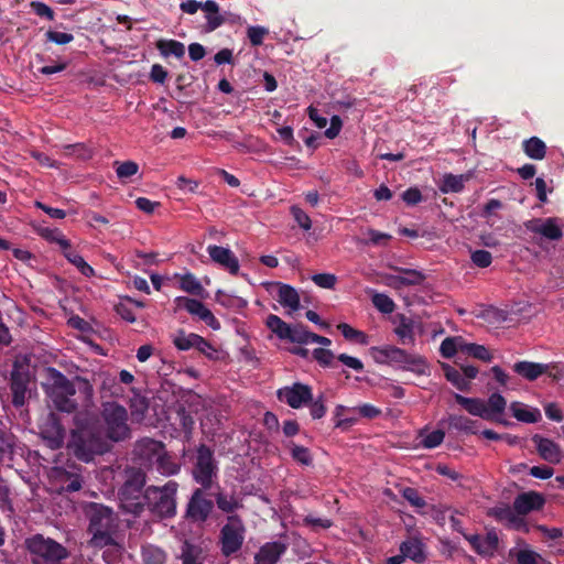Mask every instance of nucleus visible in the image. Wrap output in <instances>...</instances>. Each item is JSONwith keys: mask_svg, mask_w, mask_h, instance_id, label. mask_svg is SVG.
Listing matches in <instances>:
<instances>
[{"mask_svg": "<svg viewBox=\"0 0 564 564\" xmlns=\"http://www.w3.org/2000/svg\"><path fill=\"white\" fill-rule=\"evenodd\" d=\"M76 383L83 386L87 393L91 392V387L86 380L76 378L75 382L67 379L61 371L48 368L47 381L44 383L45 392L54 404L62 412L72 413L77 408L75 400Z\"/></svg>", "mask_w": 564, "mask_h": 564, "instance_id": "f257e3e1", "label": "nucleus"}, {"mask_svg": "<svg viewBox=\"0 0 564 564\" xmlns=\"http://www.w3.org/2000/svg\"><path fill=\"white\" fill-rule=\"evenodd\" d=\"M68 448L78 459L88 463L95 455L106 453L109 444L94 423H87L72 432Z\"/></svg>", "mask_w": 564, "mask_h": 564, "instance_id": "f03ea898", "label": "nucleus"}, {"mask_svg": "<svg viewBox=\"0 0 564 564\" xmlns=\"http://www.w3.org/2000/svg\"><path fill=\"white\" fill-rule=\"evenodd\" d=\"M89 519V532L91 533L90 544L95 547L112 545V532L115 529V517L112 510L99 503H90L86 508Z\"/></svg>", "mask_w": 564, "mask_h": 564, "instance_id": "7ed1b4c3", "label": "nucleus"}, {"mask_svg": "<svg viewBox=\"0 0 564 564\" xmlns=\"http://www.w3.org/2000/svg\"><path fill=\"white\" fill-rule=\"evenodd\" d=\"M370 354L377 364L398 365L419 375L425 373L426 361L424 357L409 354L397 346L371 347Z\"/></svg>", "mask_w": 564, "mask_h": 564, "instance_id": "20e7f679", "label": "nucleus"}, {"mask_svg": "<svg viewBox=\"0 0 564 564\" xmlns=\"http://www.w3.org/2000/svg\"><path fill=\"white\" fill-rule=\"evenodd\" d=\"M26 547L31 553L33 564H62V561L68 555L62 544L40 534L28 539Z\"/></svg>", "mask_w": 564, "mask_h": 564, "instance_id": "39448f33", "label": "nucleus"}, {"mask_svg": "<svg viewBox=\"0 0 564 564\" xmlns=\"http://www.w3.org/2000/svg\"><path fill=\"white\" fill-rule=\"evenodd\" d=\"M101 416L108 440L119 442L129 436L128 413L122 405L116 402L104 403Z\"/></svg>", "mask_w": 564, "mask_h": 564, "instance_id": "423d86ee", "label": "nucleus"}, {"mask_svg": "<svg viewBox=\"0 0 564 564\" xmlns=\"http://www.w3.org/2000/svg\"><path fill=\"white\" fill-rule=\"evenodd\" d=\"M177 484L169 481L163 487L148 488L144 499L148 500L151 510L162 518L172 517L175 513V495Z\"/></svg>", "mask_w": 564, "mask_h": 564, "instance_id": "0eeeda50", "label": "nucleus"}, {"mask_svg": "<svg viewBox=\"0 0 564 564\" xmlns=\"http://www.w3.org/2000/svg\"><path fill=\"white\" fill-rule=\"evenodd\" d=\"M193 477L196 482L200 484L205 489L212 488L217 477V465L215 463L213 452L205 445H200L197 449L196 463L193 468Z\"/></svg>", "mask_w": 564, "mask_h": 564, "instance_id": "6e6552de", "label": "nucleus"}, {"mask_svg": "<svg viewBox=\"0 0 564 564\" xmlns=\"http://www.w3.org/2000/svg\"><path fill=\"white\" fill-rule=\"evenodd\" d=\"M48 477L57 492H75L82 488L79 468L75 465L70 466V470L64 467H53Z\"/></svg>", "mask_w": 564, "mask_h": 564, "instance_id": "1a4fd4ad", "label": "nucleus"}, {"mask_svg": "<svg viewBox=\"0 0 564 564\" xmlns=\"http://www.w3.org/2000/svg\"><path fill=\"white\" fill-rule=\"evenodd\" d=\"M144 485V476L142 474L135 475L131 480H128L120 490V500L122 508L133 514H139L143 509L141 490Z\"/></svg>", "mask_w": 564, "mask_h": 564, "instance_id": "9d476101", "label": "nucleus"}, {"mask_svg": "<svg viewBox=\"0 0 564 564\" xmlns=\"http://www.w3.org/2000/svg\"><path fill=\"white\" fill-rule=\"evenodd\" d=\"M278 399L292 409H301L313 400V390L308 384L294 382L278 390Z\"/></svg>", "mask_w": 564, "mask_h": 564, "instance_id": "9b49d317", "label": "nucleus"}, {"mask_svg": "<svg viewBox=\"0 0 564 564\" xmlns=\"http://www.w3.org/2000/svg\"><path fill=\"white\" fill-rule=\"evenodd\" d=\"M243 523L241 519L229 516L227 523L221 530V549L226 555L238 551L243 541Z\"/></svg>", "mask_w": 564, "mask_h": 564, "instance_id": "f8f14e48", "label": "nucleus"}, {"mask_svg": "<svg viewBox=\"0 0 564 564\" xmlns=\"http://www.w3.org/2000/svg\"><path fill=\"white\" fill-rule=\"evenodd\" d=\"M30 373L28 366L15 362L11 372V390L13 404L21 406L25 402Z\"/></svg>", "mask_w": 564, "mask_h": 564, "instance_id": "ddd939ff", "label": "nucleus"}, {"mask_svg": "<svg viewBox=\"0 0 564 564\" xmlns=\"http://www.w3.org/2000/svg\"><path fill=\"white\" fill-rule=\"evenodd\" d=\"M471 549L480 556L492 557L499 546V538L495 529L489 530L486 535L464 534Z\"/></svg>", "mask_w": 564, "mask_h": 564, "instance_id": "4468645a", "label": "nucleus"}, {"mask_svg": "<svg viewBox=\"0 0 564 564\" xmlns=\"http://www.w3.org/2000/svg\"><path fill=\"white\" fill-rule=\"evenodd\" d=\"M207 253L213 262L228 271L230 274L238 273L240 268L238 258L229 248L209 245L207 247Z\"/></svg>", "mask_w": 564, "mask_h": 564, "instance_id": "2eb2a0df", "label": "nucleus"}, {"mask_svg": "<svg viewBox=\"0 0 564 564\" xmlns=\"http://www.w3.org/2000/svg\"><path fill=\"white\" fill-rule=\"evenodd\" d=\"M525 227L529 231L539 234L552 241L560 240L563 237V230L557 225L556 218L533 219L527 223Z\"/></svg>", "mask_w": 564, "mask_h": 564, "instance_id": "dca6fc26", "label": "nucleus"}, {"mask_svg": "<svg viewBox=\"0 0 564 564\" xmlns=\"http://www.w3.org/2000/svg\"><path fill=\"white\" fill-rule=\"evenodd\" d=\"M164 451V445L152 438H143L139 441L134 448L135 455L139 459L149 466H154Z\"/></svg>", "mask_w": 564, "mask_h": 564, "instance_id": "f3484780", "label": "nucleus"}, {"mask_svg": "<svg viewBox=\"0 0 564 564\" xmlns=\"http://www.w3.org/2000/svg\"><path fill=\"white\" fill-rule=\"evenodd\" d=\"M545 505V498L536 491H528L518 495L513 501V509L518 514L525 516L531 511L541 510Z\"/></svg>", "mask_w": 564, "mask_h": 564, "instance_id": "a211bd4d", "label": "nucleus"}, {"mask_svg": "<svg viewBox=\"0 0 564 564\" xmlns=\"http://www.w3.org/2000/svg\"><path fill=\"white\" fill-rule=\"evenodd\" d=\"M213 509V502L204 498L203 490L196 489L187 506V516L195 521H205Z\"/></svg>", "mask_w": 564, "mask_h": 564, "instance_id": "6ab92c4d", "label": "nucleus"}, {"mask_svg": "<svg viewBox=\"0 0 564 564\" xmlns=\"http://www.w3.org/2000/svg\"><path fill=\"white\" fill-rule=\"evenodd\" d=\"M41 435L50 448L57 449L64 443L65 431L61 423L51 415L41 427Z\"/></svg>", "mask_w": 564, "mask_h": 564, "instance_id": "aec40b11", "label": "nucleus"}, {"mask_svg": "<svg viewBox=\"0 0 564 564\" xmlns=\"http://www.w3.org/2000/svg\"><path fill=\"white\" fill-rule=\"evenodd\" d=\"M285 551L286 546L283 543L268 542L256 553L254 564H276Z\"/></svg>", "mask_w": 564, "mask_h": 564, "instance_id": "412c9836", "label": "nucleus"}, {"mask_svg": "<svg viewBox=\"0 0 564 564\" xmlns=\"http://www.w3.org/2000/svg\"><path fill=\"white\" fill-rule=\"evenodd\" d=\"M532 441L536 444L539 455L549 463H558L561 459L560 446L550 438L535 434Z\"/></svg>", "mask_w": 564, "mask_h": 564, "instance_id": "4be33fe9", "label": "nucleus"}, {"mask_svg": "<svg viewBox=\"0 0 564 564\" xmlns=\"http://www.w3.org/2000/svg\"><path fill=\"white\" fill-rule=\"evenodd\" d=\"M394 333L399 337L401 344H414V321L404 314H398L394 317Z\"/></svg>", "mask_w": 564, "mask_h": 564, "instance_id": "5701e85b", "label": "nucleus"}, {"mask_svg": "<svg viewBox=\"0 0 564 564\" xmlns=\"http://www.w3.org/2000/svg\"><path fill=\"white\" fill-rule=\"evenodd\" d=\"M454 399L457 404L463 406L469 414L479 416L484 420L488 417L486 402L480 398H467L459 393H454Z\"/></svg>", "mask_w": 564, "mask_h": 564, "instance_id": "b1692460", "label": "nucleus"}, {"mask_svg": "<svg viewBox=\"0 0 564 564\" xmlns=\"http://www.w3.org/2000/svg\"><path fill=\"white\" fill-rule=\"evenodd\" d=\"M278 286V302L291 311H297L301 307L300 294L295 288L285 284L276 283Z\"/></svg>", "mask_w": 564, "mask_h": 564, "instance_id": "393cba45", "label": "nucleus"}, {"mask_svg": "<svg viewBox=\"0 0 564 564\" xmlns=\"http://www.w3.org/2000/svg\"><path fill=\"white\" fill-rule=\"evenodd\" d=\"M400 553L404 556V558H410L415 563H422L426 558L424 553V545L416 538H410L403 541L400 544Z\"/></svg>", "mask_w": 564, "mask_h": 564, "instance_id": "a878e982", "label": "nucleus"}, {"mask_svg": "<svg viewBox=\"0 0 564 564\" xmlns=\"http://www.w3.org/2000/svg\"><path fill=\"white\" fill-rule=\"evenodd\" d=\"M547 366L531 361H519L513 365V371L527 380L533 381L545 373Z\"/></svg>", "mask_w": 564, "mask_h": 564, "instance_id": "bb28decb", "label": "nucleus"}, {"mask_svg": "<svg viewBox=\"0 0 564 564\" xmlns=\"http://www.w3.org/2000/svg\"><path fill=\"white\" fill-rule=\"evenodd\" d=\"M512 415L520 422L536 423L541 420V412L536 408H527L520 402L510 404Z\"/></svg>", "mask_w": 564, "mask_h": 564, "instance_id": "cd10ccee", "label": "nucleus"}, {"mask_svg": "<svg viewBox=\"0 0 564 564\" xmlns=\"http://www.w3.org/2000/svg\"><path fill=\"white\" fill-rule=\"evenodd\" d=\"M522 150L532 160L541 161L546 155V144L538 137H531L522 142Z\"/></svg>", "mask_w": 564, "mask_h": 564, "instance_id": "c85d7f7f", "label": "nucleus"}, {"mask_svg": "<svg viewBox=\"0 0 564 564\" xmlns=\"http://www.w3.org/2000/svg\"><path fill=\"white\" fill-rule=\"evenodd\" d=\"M203 11L207 21L208 31L219 28L225 22V18L220 14L219 7L214 0L205 1L203 4Z\"/></svg>", "mask_w": 564, "mask_h": 564, "instance_id": "c756f323", "label": "nucleus"}, {"mask_svg": "<svg viewBox=\"0 0 564 564\" xmlns=\"http://www.w3.org/2000/svg\"><path fill=\"white\" fill-rule=\"evenodd\" d=\"M62 251L65 258L75 265L83 275L88 278L95 275V270L78 252L72 249L70 242H68V247L63 248Z\"/></svg>", "mask_w": 564, "mask_h": 564, "instance_id": "7c9ffc66", "label": "nucleus"}, {"mask_svg": "<svg viewBox=\"0 0 564 564\" xmlns=\"http://www.w3.org/2000/svg\"><path fill=\"white\" fill-rule=\"evenodd\" d=\"M394 270L403 274L391 278L399 285H421L425 280V275L414 269L395 268Z\"/></svg>", "mask_w": 564, "mask_h": 564, "instance_id": "2f4dec72", "label": "nucleus"}, {"mask_svg": "<svg viewBox=\"0 0 564 564\" xmlns=\"http://www.w3.org/2000/svg\"><path fill=\"white\" fill-rule=\"evenodd\" d=\"M442 368L446 380L456 387V389L464 392H468L470 390L471 383L464 377L460 370L449 365H443Z\"/></svg>", "mask_w": 564, "mask_h": 564, "instance_id": "473e14b6", "label": "nucleus"}, {"mask_svg": "<svg viewBox=\"0 0 564 564\" xmlns=\"http://www.w3.org/2000/svg\"><path fill=\"white\" fill-rule=\"evenodd\" d=\"M156 48L159 50L161 55L165 57L175 56L177 58H181L185 54L184 44L175 40H159L156 42Z\"/></svg>", "mask_w": 564, "mask_h": 564, "instance_id": "72a5a7b5", "label": "nucleus"}, {"mask_svg": "<svg viewBox=\"0 0 564 564\" xmlns=\"http://www.w3.org/2000/svg\"><path fill=\"white\" fill-rule=\"evenodd\" d=\"M267 327L281 340H286L291 324L285 323L281 317L270 314L265 319Z\"/></svg>", "mask_w": 564, "mask_h": 564, "instance_id": "f704fd0d", "label": "nucleus"}, {"mask_svg": "<svg viewBox=\"0 0 564 564\" xmlns=\"http://www.w3.org/2000/svg\"><path fill=\"white\" fill-rule=\"evenodd\" d=\"M312 332L302 323L291 325L286 340L300 345L311 344Z\"/></svg>", "mask_w": 564, "mask_h": 564, "instance_id": "c9c22d12", "label": "nucleus"}, {"mask_svg": "<svg viewBox=\"0 0 564 564\" xmlns=\"http://www.w3.org/2000/svg\"><path fill=\"white\" fill-rule=\"evenodd\" d=\"M192 306L193 307H192L189 314L197 316L199 319L205 322L213 329L220 328V324L216 319L214 314L200 301L197 300L196 303H192Z\"/></svg>", "mask_w": 564, "mask_h": 564, "instance_id": "e433bc0d", "label": "nucleus"}, {"mask_svg": "<svg viewBox=\"0 0 564 564\" xmlns=\"http://www.w3.org/2000/svg\"><path fill=\"white\" fill-rule=\"evenodd\" d=\"M200 341V336L194 333H186L184 330H177L173 335V344L180 350H188L195 348L197 343Z\"/></svg>", "mask_w": 564, "mask_h": 564, "instance_id": "4c0bfd02", "label": "nucleus"}, {"mask_svg": "<svg viewBox=\"0 0 564 564\" xmlns=\"http://www.w3.org/2000/svg\"><path fill=\"white\" fill-rule=\"evenodd\" d=\"M476 424L477 422L465 416V415H458V414H451L448 416V425L451 429H454L456 431H463L469 434H476Z\"/></svg>", "mask_w": 564, "mask_h": 564, "instance_id": "58836bf2", "label": "nucleus"}, {"mask_svg": "<svg viewBox=\"0 0 564 564\" xmlns=\"http://www.w3.org/2000/svg\"><path fill=\"white\" fill-rule=\"evenodd\" d=\"M460 351L471 356L476 359L482 361H491L492 355L490 351L482 345L474 344V343H460L459 344Z\"/></svg>", "mask_w": 564, "mask_h": 564, "instance_id": "ea45409f", "label": "nucleus"}, {"mask_svg": "<svg viewBox=\"0 0 564 564\" xmlns=\"http://www.w3.org/2000/svg\"><path fill=\"white\" fill-rule=\"evenodd\" d=\"M486 405L488 412L486 420H495V415H500L505 412L507 400L500 393L495 392L488 398Z\"/></svg>", "mask_w": 564, "mask_h": 564, "instance_id": "a19ab883", "label": "nucleus"}, {"mask_svg": "<svg viewBox=\"0 0 564 564\" xmlns=\"http://www.w3.org/2000/svg\"><path fill=\"white\" fill-rule=\"evenodd\" d=\"M158 471L165 476L175 475L180 470V464L164 451L155 463Z\"/></svg>", "mask_w": 564, "mask_h": 564, "instance_id": "79ce46f5", "label": "nucleus"}, {"mask_svg": "<svg viewBox=\"0 0 564 564\" xmlns=\"http://www.w3.org/2000/svg\"><path fill=\"white\" fill-rule=\"evenodd\" d=\"M180 280V289L189 294L199 295L203 292V286L196 276L192 273L176 274Z\"/></svg>", "mask_w": 564, "mask_h": 564, "instance_id": "37998d69", "label": "nucleus"}, {"mask_svg": "<svg viewBox=\"0 0 564 564\" xmlns=\"http://www.w3.org/2000/svg\"><path fill=\"white\" fill-rule=\"evenodd\" d=\"M337 328L347 340L356 341L364 346L369 343V337L364 332L355 329L347 323L338 324Z\"/></svg>", "mask_w": 564, "mask_h": 564, "instance_id": "c03bdc74", "label": "nucleus"}, {"mask_svg": "<svg viewBox=\"0 0 564 564\" xmlns=\"http://www.w3.org/2000/svg\"><path fill=\"white\" fill-rule=\"evenodd\" d=\"M443 193H459L464 189V176L446 174L443 178V183L440 186Z\"/></svg>", "mask_w": 564, "mask_h": 564, "instance_id": "a18cd8bd", "label": "nucleus"}, {"mask_svg": "<svg viewBox=\"0 0 564 564\" xmlns=\"http://www.w3.org/2000/svg\"><path fill=\"white\" fill-rule=\"evenodd\" d=\"M142 558L144 564H164L166 556L160 547L147 545L142 547Z\"/></svg>", "mask_w": 564, "mask_h": 564, "instance_id": "49530a36", "label": "nucleus"}, {"mask_svg": "<svg viewBox=\"0 0 564 564\" xmlns=\"http://www.w3.org/2000/svg\"><path fill=\"white\" fill-rule=\"evenodd\" d=\"M37 232L46 240L57 243L61 249L68 247L69 240L57 228L43 227L39 228Z\"/></svg>", "mask_w": 564, "mask_h": 564, "instance_id": "de8ad7c7", "label": "nucleus"}, {"mask_svg": "<svg viewBox=\"0 0 564 564\" xmlns=\"http://www.w3.org/2000/svg\"><path fill=\"white\" fill-rule=\"evenodd\" d=\"M217 507L227 513L236 511L238 508H242V503L236 497L219 492L216 496Z\"/></svg>", "mask_w": 564, "mask_h": 564, "instance_id": "09e8293b", "label": "nucleus"}, {"mask_svg": "<svg viewBox=\"0 0 564 564\" xmlns=\"http://www.w3.org/2000/svg\"><path fill=\"white\" fill-rule=\"evenodd\" d=\"M348 411H354L345 405L338 404L334 411V425L336 429H348L357 422L356 417H344V414Z\"/></svg>", "mask_w": 564, "mask_h": 564, "instance_id": "8fccbe9b", "label": "nucleus"}, {"mask_svg": "<svg viewBox=\"0 0 564 564\" xmlns=\"http://www.w3.org/2000/svg\"><path fill=\"white\" fill-rule=\"evenodd\" d=\"M399 492L412 507L422 509L426 507V501L420 495L419 490L413 487H401Z\"/></svg>", "mask_w": 564, "mask_h": 564, "instance_id": "3c124183", "label": "nucleus"}, {"mask_svg": "<svg viewBox=\"0 0 564 564\" xmlns=\"http://www.w3.org/2000/svg\"><path fill=\"white\" fill-rule=\"evenodd\" d=\"M116 174L119 180L126 181L139 172V165L133 161L115 162Z\"/></svg>", "mask_w": 564, "mask_h": 564, "instance_id": "603ef678", "label": "nucleus"}, {"mask_svg": "<svg viewBox=\"0 0 564 564\" xmlns=\"http://www.w3.org/2000/svg\"><path fill=\"white\" fill-rule=\"evenodd\" d=\"M291 456L294 460L305 466L311 465L313 462L310 449L295 443H291Z\"/></svg>", "mask_w": 564, "mask_h": 564, "instance_id": "864d4df0", "label": "nucleus"}, {"mask_svg": "<svg viewBox=\"0 0 564 564\" xmlns=\"http://www.w3.org/2000/svg\"><path fill=\"white\" fill-rule=\"evenodd\" d=\"M372 303L378 311L384 314L392 313L395 307L392 299L382 293L375 294L372 296Z\"/></svg>", "mask_w": 564, "mask_h": 564, "instance_id": "5fc2aeb1", "label": "nucleus"}, {"mask_svg": "<svg viewBox=\"0 0 564 564\" xmlns=\"http://www.w3.org/2000/svg\"><path fill=\"white\" fill-rule=\"evenodd\" d=\"M307 405L310 406V414L313 420H319L324 417L327 412L323 393H321L316 399L313 398L312 402H310Z\"/></svg>", "mask_w": 564, "mask_h": 564, "instance_id": "6e6d98bb", "label": "nucleus"}, {"mask_svg": "<svg viewBox=\"0 0 564 564\" xmlns=\"http://www.w3.org/2000/svg\"><path fill=\"white\" fill-rule=\"evenodd\" d=\"M462 341L458 340V338L456 337H447L445 338L442 344H441V347H440V351H441V355L444 357V358H452L455 356V354L459 350L460 351V348H459V344Z\"/></svg>", "mask_w": 564, "mask_h": 564, "instance_id": "4d7b16f0", "label": "nucleus"}, {"mask_svg": "<svg viewBox=\"0 0 564 564\" xmlns=\"http://www.w3.org/2000/svg\"><path fill=\"white\" fill-rule=\"evenodd\" d=\"M312 356L322 367H330L335 358V355L332 350L323 347L315 348L312 352Z\"/></svg>", "mask_w": 564, "mask_h": 564, "instance_id": "13d9d810", "label": "nucleus"}, {"mask_svg": "<svg viewBox=\"0 0 564 564\" xmlns=\"http://www.w3.org/2000/svg\"><path fill=\"white\" fill-rule=\"evenodd\" d=\"M470 259L478 268H488L492 262V256L489 251L478 249L471 252Z\"/></svg>", "mask_w": 564, "mask_h": 564, "instance_id": "bf43d9fd", "label": "nucleus"}, {"mask_svg": "<svg viewBox=\"0 0 564 564\" xmlns=\"http://www.w3.org/2000/svg\"><path fill=\"white\" fill-rule=\"evenodd\" d=\"M291 214L296 221V224L304 230H310L312 228V220L310 216L299 206L291 207Z\"/></svg>", "mask_w": 564, "mask_h": 564, "instance_id": "052dcab7", "label": "nucleus"}, {"mask_svg": "<svg viewBox=\"0 0 564 564\" xmlns=\"http://www.w3.org/2000/svg\"><path fill=\"white\" fill-rule=\"evenodd\" d=\"M269 35V29L265 26H249V43L253 46L261 45L264 37Z\"/></svg>", "mask_w": 564, "mask_h": 564, "instance_id": "680f3d73", "label": "nucleus"}, {"mask_svg": "<svg viewBox=\"0 0 564 564\" xmlns=\"http://www.w3.org/2000/svg\"><path fill=\"white\" fill-rule=\"evenodd\" d=\"M312 281L319 288L334 289L337 278L332 273H317L312 276Z\"/></svg>", "mask_w": 564, "mask_h": 564, "instance_id": "e2e57ef3", "label": "nucleus"}, {"mask_svg": "<svg viewBox=\"0 0 564 564\" xmlns=\"http://www.w3.org/2000/svg\"><path fill=\"white\" fill-rule=\"evenodd\" d=\"M444 437H445V433L442 430H435V431L429 433L423 438L422 443L425 448H435L442 444V442L444 441Z\"/></svg>", "mask_w": 564, "mask_h": 564, "instance_id": "0e129e2a", "label": "nucleus"}, {"mask_svg": "<svg viewBox=\"0 0 564 564\" xmlns=\"http://www.w3.org/2000/svg\"><path fill=\"white\" fill-rule=\"evenodd\" d=\"M45 36H46L47 41L53 42L58 45L68 44L74 40V36L70 33L52 31V30H48L45 33Z\"/></svg>", "mask_w": 564, "mask_h": 564, "instance_id": "69168bd1", "label": "nucleus"}, {"mask_svg": "<svg viewBox=\"0 0 564 564\" xmlns=\"http://www.w3.org/2000/svg\"><path fill=\"white\" fill-rule=\"evenodd\" d=\"M540 554L532 550H520L517 553V564H539Z\"/></svg>", "mask_w": 564, "mask_h": 564, "instance_id": "338daca9", "label": "nucleus"}, {"mask_svg": "<svg viewBox=\"0 0 564 564\" xmlns=\"http://www.w3.org/2000/svg\"><path fill=\"white\" fill-rule=\"evenodd\" d=\"M402 199L410 206L416 205L422 200L421 191L416 187H410L402 193Z\"/></svg>", "mask_w": 564, "mask_h": 564, "instance_id": "774afa93", "label": "nucleus"}]
</instances>
